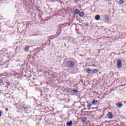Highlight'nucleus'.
I'll use <instances>...</instances> for the list:
<instances>
[{"mask_svg":"<svg viewBox=\"0 0 126 126\" xmlns=\"http://www.w3.org/2000/svg\"><path fill=\"white\" fill-rule=\"evenodd\" d=\"M87 107H88V108H91V107H92V104H89L87 105Z\"/></svg>","mask_w":126,"mask_h":126,"instance_id":"f3484780","label":"nucleus"},{"mask_svg":"<svg viewBox=\"0 0 126 126\" xmlns=\"http://www.w3.org/2000/svg\"><path fill=\"white\" fill-rule=\"evenodd\" d=\"M86 120H87V118H85V117H84V118H83L82 119V122H85V121H86Z\"/></svg>","mask_w":126,"mask_h":126,"instance_id":"2eb2a0df","label":"nucleus"},{"mask_svg":"<svg viewBox=\"0 0 126 126\" xmlns=\"http://www.w3.org/2000/svg\"><path fill=\"white\" fill-rule=\"evenodd\" d=\"M79 15L80 16V17H82V16H83V15H84V13H83V12H81L79 13Z\"/></svg>","mask_w":126,"mask_h":126,"instance_id":"f8f14e48","label":"nucleus"},{"mask_svg":"<svg viewBox=\"0 0 126 126\" xmlns=\"http://www.w3.org/2000/svg\"><path fill=\"white\" fill-rule=\"evenodd\" d=\"M29 46H26L25 48V50L26 51V52H28V51H29Z\"/></svg>","mask_w":126,"mask_h":126,"instance_id":"9b49d317","label":"nucleus"},{"mask_svg":"<svg viewBox=\"0 0 126 126\" xmlns=\"http://www.w3.org/2000/svg\"><path fill=\"white\" fill-rule=\"evenodd\" d=\"M72 93H78V90H73L72 91Z\"/></svg>","mask_w":126,"mask_h":126,"instance_id":"9d476101","label":"nucleus"},{"mask_svg":"<svg viewBox=\"0 0 126 126\" xmlns=\"http://www.w3.org/2000/svg\"><path fill=\"white\" fill-rule=\"evenodd\" d=\"M66 66L69 68L73 67V66H74V63L72 61H68L66 63Z\"/></svg>","mask_w":126,"mask_h":126,"instance_id":"f257e3e1","label":"nucleus"},{"mask_svg":"<svg viewBox=\"0 0 126 126\" xmlns=\"http://www.w3.org/2000/svg\"><path fill=\"white\" fill-rule=\"evenodd\" d=\"M91 72V73H94V70H92Z\"/></svg>","mask_w":126,"mask_h":126,"instance_id":"a211bd4d","label":"nucleus"},{"mask_svg":"<svg viewBox=\"0 0 126 126\" xmlns=\"http://www.w3.org/2000/svg\"><path fill=\"white\" fill-rule=\"evenodd\" d=\"M116 105L118 108H122V107H123V104L122 103H117Z\"/></svg>","mask_w":126,"mask_h":126,"instance_id":"0eeeda50","label":"nucleus"},{"mask_svg":"<svg viewBox=\"0 0 126 126\" xmlns=\"http://www.w3.org/2000/svg\"><path fill=\"white\" fill-rule=\"evenodd\" d=\"M67 126H72V121H70L69 122H67L66 124Z\"/></svg>","mask_w":126,"mask_h":126,"instance_id":"39448f33","label":"nucleus"},{"mask_svg":"<svg viewBox=\"0 0 126 126\" xmlns=\"http://www.w3.org/2000/svg\"><path fill=\"white\" fill-rule=\"evenodd\" d=\"M119 3H120V4H123L124 0H119Z\"/></svg>","mask_w":126,"mask_h":126,"instance_id":"4468645a","label":"nucleus"},{"mask_svg":"<svg viewBox=\"0 0 126 126\" xmlns=\"http://www.w3.org/2000/svg\"><path fill=\"white\" fill-rule=\"evenodd\" d=\"M105 19L107 20V21H109V16H108V15H105Z\"/></svg>","mask_w":126,"mask_h":126,"instance_id":"ddd939ff","label":"nucleus"},{"mask_svg":"<svg viewBox=\"0 0 126 126\" xmlns=\"http://www.w3.org/2000/svg\"><path fill=\"white\" fill-rule=\"evenodd\" d=\"M107 117L108 119L112 120L114 118V116L112 115V112H108L107 114Z\"/></svg>","mask_w":126,"mask_h":126,"instance_id":"7ed1b4c3","label":"nucleus"},{"mask_svg":"<svg viewBox=\"0 0 126 126\" xmlns=\"http://www.w3.org/2000/svg\"><path fill=\"white\" fill-rule=\"evenodd\" d=\"M117 65L118 68H121L123 66V64H122V60H119L117 61Z\"/></svg>","mask_w":126,"mask_h":126,"instance_id":"f03ea898","label":"nucleus"},{"mask_svg":"<svg viewBox=\"0 0 126 126\" xmlns=\"http://www.w3.org/2000/svg\"><path fill=\"white\" fill-rule=\"evenodd\" d=\"M95 20H97V21L100 20V15H97L95 16Z\"/></svg>","mask_w":126,"mask_h":126,"instance_id":"423d86ee","label":"nucleus"},{"mask_svg":"<svg viewBox=\"0 0 126 126\" xmlns=\"http://www.w3.org/2000/svg\"><path fill=\"white\" fill-rule=\"evenodd\" d=\"M5 110L6 112H8V109L6 108Z\"/></svg>","mask_w":126,"mask_h":126,"instance_id":"6ab92c4d","label":"nucleus"},{"mask_svg":"<svg viewBox=\"0 0 126 126\" xmlns=\"http://www.w3.org/2000/svg\"><path fill=\"white\" fill-rule=\"evenodd\" d=\"M93 70H94V73H96V72H97V71H98V70H97V69H93Z\"/></svg>","mask_w":126,"mask_h":126,"instance_id":"dca6fc26","label":"nucleus"},{"mask_svg":"<svg viewBox=\"0 0 126 126\" xmlns=\"http://www.w3.org/2000/svg\"><path fill=\"white\" fill-rule=\"evenodd\" d=\"M98 103V101L97 100H94L92 102V105H96Z\"/></svg>","mask_w":126,"mask_h":126,"instance_id":"20e7f679","label":"nucleus"},{"mask_svg":"<svg viewBox=\"0 0 126 126\" xmlns=\"http://www.w3.org/2000/svg\"><path fill=\"white\" fill-rule=\"evenodd\" d=\"M79 9H77L75 10V14H78L79 13Z\"/></svg>","mask_w":126,"mask_h":126,"instance_id":"1a4fd4ad","label":"nucleus"},{"mask_svg":"<svg viewBox=\"0 0 126 126\" xmlns=\"http://www.w3.org/2000/svg\"><path fill=\"white\" fill-rule=\"evenodd\" d=\"M86 71H87V72H88V73H91L92 70H91V69L88 68L86 69Z\"/></svg>","mask_w":126,"mask_h":126,"instance_id":"6e6552de","label":"nucleus"}]
</instances>
